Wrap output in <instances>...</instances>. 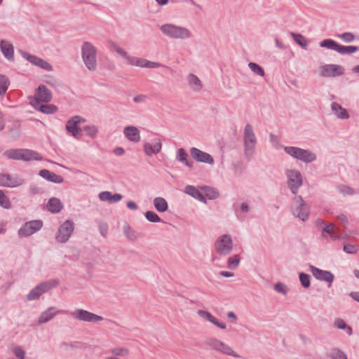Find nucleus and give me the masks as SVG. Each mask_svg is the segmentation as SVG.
<instances>
[{
    "label": "nucleus",
    "instance_id": "obj_1",
    "mask_svg": "<svg viewBox=\"0 0 359 359\" xmlns=\"http://www.w3.org/2000/svg\"><path fill=\"white\" fill-rule=\"evenodd\" d=\"M160 30L165 36L173 39L186 40L193 36V34L189 29L173 23L162 25L160 26Z\"/></svg>",
    "mask_w": 359,
    "mask_h": 359
},
{
    "label": "nucleus",
    "instance_id": "obj_2",
    "mask_svg": "<svg viewBox=\"0 0 359 359\" xmlns=\"http://www.w3.org/2000/svg\"><path fill=\"white\" fill-rule=\"evenodd\" d=\"M81 57L88 70L94 72L97 69V48L91 43H83Z\"/></svg>",
    "mask_w": 359,
    "mask_h": 359
},
{
    "label": "nucleus",
    "instance_id": "obj_3",
    "mask_svg": "<svg viewBox=\"0 0 359 359\" xmlns=\"http://www.w3.org/2000/svg\"><path fill=\"white\" fill-rule=\"evenodd\" d=\"M4 155L11 159L14 160H23V161H32L36 160L41 161L42 160V157L38 153L29 150V149H10L5 151Z\"/></svg>",
    "mask_w": 359,
    "mask_h": 359
},
{
    "label": "nucleus",
    "instance_id": "obj_4",
    "mask_svg": "<svg viewBox=\"0 0 359 359\" xmlns=\"http://www.w3.org/2000/svg\"><path fill=\"white\" fill-rule=\"evenodd\" d=\"M285 152L290 156L305 163L312 162L316 160V155L309 150L295 147H285Z\"/></svg>",
    "mask_w": 359,
    "mask_h": 359
},
{
    "label": "nucleus",
    "instance_id": "obj_5",
    "mask_svg": "<svg viewBox=\"0 0 359 359\" xmlns=\"http://www.w3.org/2000/svg\"><path fill=\"white\" fill-rule=\"evenodd\" d=\"M217 253L222 255H229L233 248V242L228 235H223L218 238L215 244Z\"/></svg>",
    "mask_w": 359,
    "mask_h": 359
},
{
    "label": "nucleus",
    "instance_id": "obj_6",
    "mask_svg": "<svg viewBox=\"0 0 359 359\" xmlns=\"http://www.w3.org/2000/svg\"><path fill=\"white\" fill-rule=\"evenodd\" d=\"M84 120L80 116H74L68 121L66 125L67 132L76 139H80L82 136V130L80 128L81 123Z\"/></svg>",
    "mask_w": 359,
    "mask_h": 359
},
{
    "label": "nucleus",
    "instance_id": "obj_7",
    "mask_svg": "<svg viewBox=\"0 0 359 359\" xmlns=\"http://www.w3.org/2000/svg\"><path fill=\"white\" fill-rule=\"evenodd\" d=\"M208 345L215 351H219L223 354L239 358V355L235 353L231 347L219 339L212 338L208 340Z\"/></svg>",
    "mask_w": 359,
    "mask_h": 359
},
{
    "label": "nucleus",
    "instance_id": "obj_8",
    "mask_svg": "<svg viewBox=\"0 0 359 359\" xmlns=\"http://www.w3.org/2000/svg\"><path fill=\"white\" fill-rule=\"evenodd\" d=\"M344 69L339 65H325L319 68V74L323 77H334L344 74Z\"/></svg>",
    "mask_w": 359,
    "mask_h": 359
},
{
    "label": "nucleus",
    "instance_id": "obj_9",
    "mask_svg": "<svg viewBox=\"0 0 359 359\" xmlns=\"http://www.w3.org/2000/svg\"><path fill=\"white\" fill-rule=\"evenodd\" d=\"M74 229V224L70 220L65 221L59 228L56 239L60 243L67 241Z\"/></svg>",
    "mask_w": 359,
    "mask_h": 359
},
{
    "label": "nucleus",
    "instance_id": "obj_10",
    "mask_svg": "<svg viewBox=\"0 0 359 359\" xmlns=\"http://www.w3.org/2000/svg\"><path fill=\"white\" fill-rule=\"evenodd\" d=\"M244 139L245 145V153L247 155H251L252 149L256 143V137L252 130V127L248 124L245 128Z\"/></svg>",
    "mask_w": 359,
    "mask_h": 359
},
{
    "label": "nucleus",
    "instance_id": "obj_11",
    "mask_svg": "<svg viewBox=\"0 0 359 359\" xmlns=\"http://www.w3.org/2000/svg\"><path fill=\"white\" fill-rule=\"evenodd\" d=\"M127 62L130 65L143 68L156 69L161 66L159 63L133 56L127 57Z\"/></svg>",
    "mask_w": 359,
    "mask_h": 359
},
{
    "label": "nucleus",
    "instance_id": "obj_12",
    "mask_svg": "<svg viewBox=\"0 0 359 359\" xmlns=\"http://www.w3.org/2000/svg\"><path fill=\"white\" fill-rule=\"evenodd\" d=\"M72 316L77 320L86 322H99L103 320L102 316L82 309L76 310L72 313Z\"/></svg>",
    "mask_w": 359,
    "mask_h": 359
},
{
    "label": "nucleus",
    "instance_id": "obj_13",
    "mask_svg": "<svg viewBox=\"0 0 359 359\" xmlns=\"http://www.w3.org/2000/svg\"><path fill=\"white\" fill-rule=\"evenodd\" d=\"M42 222L40 220L31 221L27 222L20 230V236H29L39 230L42 227Z\"/></svg>",
    "mask_w": 359,
    "mask_h": 359
},
{
    "label": "nucleus",
    "instance_id": "obj_14",
    "mask_svg": "<svg viewBox=\"0 0 359 359\" xmlns=\"http://www.w3.org/2000/svg\"><path fill=\"white\" fill-rule=\"evenodd\" d=\"M294 214H297V216L304 221L307 219L309 213V208L303 203L301 197H297L294 203Z\"/></svg>",
    "mask_w": 359,
    "mask_h": 359
},
{
    "label": "nucleus",
    "instance_id": "obj_15",
    "mask_svg": "<svg viewBox=\"0 0 359 359\" xmlns=\"http://www.w3.org/2000/svg\"><path fill=\"white\" fill-rule=\"evenodd\" d=\"M22 183L23 180L18 176L0 174V186L16 187Z\"/></svg>",
    "mask_w": 359,
    "mask_h": 359
},
{
    "label": "nucleus",
    "instance_id": "obj_16",
    "mask_svg": "<svg viewBox=\"0 0 359 359\" xmlns=\"http://www.w3.org/2000/svg\"><path fill=\"white\" fill-rule=\"evenodd\" d=\"M287 176L290 189L292 193L295 194L297 189L302 184L301 174L297 170H290Z\"/></svg>",
    "mask_w": 359,
    "mask_h": 359
},
{
    "label": "nucleus",
    "instance_id": "obj_17",
    "mask_svg": "<svg viewBox=\"0 0 359 359\" xmlns=\"http://www.w3.org/2000/svg\"><path fill=\"white\" fill-rule=\"evenodd\" d=\"M191 156L198 162L205 163L209 164L214 163L213 158L208 153L204 152L197 148L193 147L190 150Z\"/></svg>",
    "mask_w": 359,
    "mask_h": 359
},
{
    "label": "nucleus",
    "instance_id": "obj_18",
    "mask_svg": "<svg viewBox=\"0 0 359 359\" xmlns=\"http://www.w3.org/2000/svg\"><path fill=\"white\" fill-rule=\"evenodd\" d=\"M144 151L147 156L158 154L162 149V142L160 139H156L154 142H145L144 144Z\"/></svg>",
    "mask_w": 359,
    "mask_h": 359
},
{
    "label": "nucleus",
    "instance_id": "obj_19",
    "mask_svg": "<svg viewBox=\"0 0 359 359\" xmlns=\"http://www.w3.org/2000/svg\"><path fill=\"white\" fill-rule=\"evenodd\" d=\"M22 56L32 64L41 67L46 71H51L52 66L46 61L41 58L37 57L35 55H29L26 53H22Z\"/></svg>",
    "mask_w": 359,
    "mask_h": 359
},
{
    "label": "nucleus",
    "instance_id": "obj_20",
    "mask_svg": "<svg viewBox=\"0 0 359 359\" xmlns=\"http://www.w3.org/2000/svg\"><path fill=\"white\" fill-rule=\"evenodd\" d=\"M311 272L316 279L327 282L329 283V287L331 286V284L334 280V276L332 273L330 271L320 270L314 266L311 267Z\"/></svg>",
    "mask_w": 359,
    "mask_h": 359
},
{
    "label": "nucleus",
    "instance_id": "obj_21",
    "mask_svg": "<svg viewBox=\"0 0 359 359\" xmlns=\"http://www.w3.org/2000/svg\"><path fill=\"white\" fill-rule=\"evenodd\" d=\"M125 137L130 142L137 143L140 141L141 136L139 129L133 126H129L123 129Z\"/></svg>",
    "mask_w": 359,
    "mask_h": 359
},
{
    "label": "nucleus",
    "instance_id": "obj_22",
    "mask_svg": "<svg viewBox=\"0 0 359 359\" xmlns=\"http://www.w3.org/2000/svg\"><path fill=\"white\" fill-rule=\"evenodd\" d=\"M36 102H48L50 101L52 95L50 91L44 86H39L35 93Z\"/></svg>",
    "mask_w": 359,
    "mask_h": 359
},
{
    "label": "nucleus",
    "instance_id": "obj_23",
    "mask_svg": "<svg viewBox=\"0 0 359 359\" xmlns=\"http://www.w3.org/2000/svg\"><path fill=\"white\" fill-rule=\"evenodd\" d=\"M187 81L193 91L199 92L203 87L202 81L195 74H189L187 76Z\"/></svg>",
    "mask_w": 359,
    "mask_h": 359
},
{
    "label": "nucleus",
    "instance_id": "obj_24",
    "mask_svg": "<svg viewBox=\"0 0 359 359\" xmlns=\"http://www.w3.org/2000/svg\"><path fill=\"white\" fill-rule=\"evenodd\" d=\"M50 288V286L48 283H42L34 288L28 294L27 298L29 300L36 299Z\"/></svg>",
    "mask_w": 359,
    "mask_h": 359
},
{
    "label": "nucleus",
    "instance_id": "obj_25",
    "mask_svg": "<svg viewBox=\"0 0 359 359\" xmlns=\"http://www.w3.org/2000/svg\"><path fill=\"white\" fill-rule=\"evenodd\" d=\"M123 196L119 194H113L110 191H102L99 194V198L102 201H108L110 203H117L122 199Z\"/></svg>",
    "mask_w": 359,
    "mask_h": 359
},
{
    "label": "nucleus",
    "instance_id": "obj_26",
    "mask_svg": "<svg viewBox=\"0 0 359 359\" xmlns=\"http://www.w3.org/2000/svg\"><path fill=\"white\" fill-rule=\"evenodd\" d=\"M39 175L43 178L46 179L50 182H52L62 183L63 182L62 177L57 175V174H55L54 172H51L50 171L46 170V169L41 170L39 172Z\"/></svg>",
    "mask_w": 359,
    "mask_h": 359
},
{
    "label": "nucleus",
    "instance_id": "obj_27",
    "mask_svg": "<svg viewBox=\"0 0 359 359\" xmlns=\"http://www.w3.org/2000/svg\"><path fill=\"white\" fill-rule=\"evenodd\" d=\"M1 50L5 57L8 60H13L14 50L13 45L6 41H1Z\"/></svg>",
    "mask_w": 359,
    "mask_h": 359
},
{
    "label": "nucleus",
    "instance_id": "obj_28",
    "mask_svg": "<svg viewBox=\"0 0 359 359\" xmlns=\"http://www.w3.org/2000/svg\"><path fill=\"white\" fill-rule=\"evenodd\" d=\"M332 111L335 115L341 119H347L349 118V114L346 109L343 108L340 104L337 102H333L331 105Z\"/></svg>",
    "mask_w": 359,
    "mask_h": 359
},
{
    "label": "nucleus",
    "instance_id": "obj_29",
    "mask_svg": "<svg viewBox=\"0 0 359 359\" xmlns=\"http://www.w3.org/2000/svg\"><path fill=\"white\" fill-rule=\"evenodd\" d=\"M48 210L53 212H59L63 208V205L60 199L57 198H52L49 200L47 204Z\"/></svg>",
    "mask_w": 359,
    "mask_h": 359
},
{
    "label": "nucleus",
    "instance_id": "obj_30",
    "mask_svg": "<svg viewBox=\"0 0 359 359\" xmlns=\"http://www.w3.org/2000/svg\"><path fill=\"white\" fill-rule=\"evenodd\" d=\"M154 205L159 212H165L168 210V204L166 200L162 197H156L154 199Z\"/></svg>",
    "mask_w": 359,
    "mask_h": 359
},
{
    "label": "nucleus",
    "instance_id": "obj_31",
    "mask_svg": "<svg viewBox=\"0 0 359 359\" xmlns=\"http://www.w3.org/2000/svg\"><path fill=\"white\" fill-rule=\"evenodd\" d=\"M184 192L187 194L191 196L192 197H194V198H196L197 200H199V201H205V197H204L203 194L201 192H200L194 186L187 185L185 187V189H184Z\"/></svg>",
    "mask_w": 359,
    "mask_h": 359
},
{
    "label": "nucleus",
    "instance_id": "obj_32",
    "mask_svg": "<svg viewBox=\"0 0 359 359\" xmlns=\"http://www.w3.org/2000/svg\"><path fill=\"white\" fill-rule=\"evenodd\" d=\"M59 311L55 310L53 307L49 308L48 310L42 313L39 318V323H45L52 319Z\"/></svg>",
    "mask_w": 359,
    "mask_h": 359
},
{
    "label": "nucleus",
    "instance_id": "obj_33",
    "mask_svg": "<svg viewBox=\"0 0 359 359\" xmlns=\"http://www.w3.org/2000/svg\"><path fill=\"white\" fill-rule=\"evenodd\" d=\"M337 229L335 227V226L333 224H329L327 225H325V226L323 228V236L324 238H327V234H330V238L332 240L339 239V237L335 236V234L337 233Z\"/></svg>",
    "mask_w": 359,
    "mask_h": 359
},
{
    "label": "nucleus",
    "instance_id": "obj_34",
    "mask_svg": "<svg viewBox=\"0 0 359 359\" xmlns=\"http://www.w3.org/2000/svg\"><path fill=\"white\" fill-rule=\"evenodd\" d=\"M358 50V46H341L339 44V47H338L337 53L342 54V55H350L353 53H355Z\"/></svg>",
    "mask_w": 359,
    "mask_h": 359
},
{
    "label": "nucleus",
    "instance_id": "obj_35",
    "mask_svg": "<svg viewBox=\"0 0 359 359\" xmlns=\"http://www.w3.org/2000/svg\"><path fill=\"white\" fill-rule=\"evenodd\" d=\"M188 155L184 149H180L177 151V158L189 167L192 166V162L187 160Z\"/></svg>",
    "mask_w": 359,
    "mask_h": 359
},
{
    "label": "nucleus",
    "instance_id": "obj_36",
    "mask_svg": "<svg viewBox=\"0 0 359 359\" xmlns=\"http://www.w3.org/2000/svg\"><path fill=\"white\" fill-rule=\"evenodd\" d=\"M320 45L323 48H327L337 52L339 44L332 39H325L320 42Z\"/></svg>",
    "mask_w": 359,
    "mask_h": 359
},
{
    "label": "nucleus",
    "instance_id": "obj_37",
    "mask_svg": "<svg viewBox=\"0 0 359 359\" xmlns=\"http://www.w3.org/2000/svg\"><path fill=\"white\" fill-rule=\"evenodd\" d=\"M204 197L208 199H215L218 197L219 193L215 189L210 187H205L203 189Z\"/></svg>",
    "mask_w": 359,
    "mask_h": 359
},
{
    "label": "nucleus",
    "instance_id": "obj_38",
    "mask_svg": "<svg viewBox=\"0 0 359 359\" xmlns=\"http://www.w3.org/2000/svg\"><path fill=\"white\" fill-rule=\"evenodd\" d=\"M9 84L8 79L4 75H0V95H3L7 90Z\"/></svg>",
    "mask_w": 359,
    "mask_h": 359
},
{
    "label": "nucleus",
    "instance_id": "obj_39",
    "mask_svg": "<svg viewBox=\"0 0 359 359\" xmlns=\"http://www.w3.org/2000/svg\"><path fill=\"white\" fill-rule=\"evenodd\" d=\"M337 37L345 43H350L355 40V36L351 32H345L338 34Z\"/></svg>",
    "mask_w": 359,
    "mask_h": 359
},
{
    "label": "nucleus",
    "instance_id": "obj_40",
    "mask_svg": "<svg viewBox=\"0 0 359 359\" xmlns=\"http://www.w3.org/2000/svg\"><path fill=\"white\" fill-rule=\"evenodd\" d=\"M208 322H210V323L215 325L217 327L224 330L226 328V325L225 323L220 321L219 319H217L216 317H215L213 315H211L209 318Z\"/></svg>",
    "mask_w": 359,
    "mask_h": 359
},
{
    "label": "nucleus",
    "instance_id": "obj_41",
    "mask_svg": "<svg viewBox=\"0 0 359 359\" xmlns=\"http://www.w3.org/2000/svg\"><path fill=\"white\" fill-rule=\"evenodd\" d=\"M0 205L6 209L11 208V202L9 199L1 190H0Z\"/></svg>",
    "mask_w": 359,
    "mask_h": 359
},
{
    "label": "nucleus",
    "instance_id": "obj_42",
    "mask_svg": "<svg viewBox=\"0 0 359 359\" xmlns=\"http://www.w3.org/2000/svg\"><path fill=\"white\" fill-rule=\"evenodd\" d=\"M111 353L118 356H126L129 353V351L125 347H116L111 351Z\"/></svg>",
    "mask_w": 359,
    "mask_h": 359
},
{
    "label": "nucleus",
    "instance_id": "obj_43",
    "mask_svg": "<svg viewBox=\"0 0 359 359\" xmlns=\"http://www.w3.org/2000/svg\"><path fill=\"white\" fill-rule=\"evenodd\" d=\"M39 109L44 114H52L56 111L57 108L53 104H43L40 106Z\"/></svg>",
    "mask_w": 359,
    "mask_h": 359
},
{
    "label": "nucleus",
    "instance_id": "obj_44",
    "mask_svg": "<svg viewBox=\"0 0 359 359\" xmlns=\"http://www.w3.org/2000/svg\"><path fill=\"white\" fill-rule=\"evenodd\" d=\"M249 68L255 74L264 76V69L258 65L254 62H250L248 65Z\"/></svg>",
    "mask_w": 359,
    "mask_h": 359
},
{
    "label": "nucleus",
    "instance_id": "obj_45",
    "mask_svg": "<svg viewBox=\"0 0 359 359\" xmlns=\"http://www.w3.org/2000/svg\"><path fill=\"white\" fill-rule=\"evenodd\" d=\"M294 40L301 46L306 47L307 46V41L304 36L299 34H292Z\"/></svg>",
    "mask_w": 359,
    "mask_h": 359
},
{
    "label": "nucleus",
    "instance_id": "obj_46",
    "mask_svg": "<svg viewBox=\"0 0 359 359\" xmlns=\"http://www.w3.org/2000/svg\"><path fill=\"white\" fill-rule=\"evenodd\" d=\"M144 215H145L146 218L151 222H161V218L154 211H147L145 212Z\"/></svg>",
    "mask_w": 359,
    "mask_h": 359
},
{
    "label": "nucleus",
    "instance_id": "obj_47",
    "mask_svg": "<svg viewBox=\"0 0 359 359\" xmlns=\"http://www.w3.org/2000/svg\"><path fill=\"white\" fill-rule=\"evenodd\" d=\"M240 262V257L238 255L231 257L228 260V267L229 269H234L238 266Z\"/></svg>",
    "mask_w": 359,
    "mask_h": 359
},
{
    "label": "nucleus",
    "instance_id": "obj_48",
    "mask_svg": "<svg viewBox=\"0 0 359 359\" xmlns=\"http://www.w3.org/2000/svg\"><path fill=\"white\" fill-rule=\"evenodd\" d=\"M83 130L86 131V134L91 137H95L97 135V128L94 126H86Z\"/></svg>",
    "mask_w": 359,
    "mask_h": 359
},
{
    "label": "nucleus",
    "instance_id": "obj_49",
    "mask_svg": "<svg viewBox=\"0 0 359 359\" xmlns=\"http://www.w3.org/2000/svg\"><path fill=\"white\" fill-rule=\"evenodd\" d=\"M358 250V246L354 244L347 243L344 245V250L348 254L356 253Z\"/></svg>",
    "mask_w": 359,
    "mask_h": 359
},
{
    "label": "nucleus",
    "instance_id": "obj_50",
    "mask_svg": "<svg viewBox=\"0 0 359 359\" xmlns=\"http://www.w3.org/2000/svg\"><path fill=\"white\" fill-rule=\"evenodd\" d=\"M299 279L301 281L302 285L304 287H309L310 285V279L309 276L303 273H301L299 274Z\"/></svg>",
    "mask_w": 359,
    "mask_h": 359
},
{
    "label": "nucleus",
    "instance_id": "obj_51",
    "mask_svg": "<svg viewBox=\"0 0 359 359\" xmlns=\"http://www.w3.org/2000/svg\"><path fill=\"white\" fill-rule=\"evenodd\" d=\"M113 50L120 56L125 57L127 60V57H128L127 52L116 44H113L112 46Z\"/></svg>",
    "mask_w": 359,
    "mask_h": 359
},
{
    "label": "nucleus",
    "instance_id": "obj_52",
    "mask_svg": "<svg viewBox=\"0 0 359 359\" xmlns=\"http://www.w3.org/2000/svg\"><path fill=\"white\" fill-rule=\"evenodd\" d=\"M331 357L334 359H346L345 354L339 350L332 351Z\"/></svg>",
    "mask_w": 359,
    "mask_h": 359
},
{
    "label": "nucleus",
    "instance_id": "obj_53",
    "mask_svg": "<svg viewBox=\"0 0 359 359\" xmlns=\"http://www.w3.org/2000/svg\"><path fill=\"white\" fill-rule=\"evenodd\" d=\"M197 314L205 321H208L212 315L210 312L205 310H198Z\"/></svg>",
    "mask_w": 359,
    "mask_h": 359
},
{
    "label": "nucleus",
    "instance_id": "obj_54",
    "mask_svg": "<svg viewBox=\"0 0 359 359\" xmlns=\"http://www.w3.org/2000/svg\"><path fill=\"white\" fill-rule=\"evenodd\" d=\"M13 353L19 359H24L25 351L20 347H15L13 348Z\"/></svg>",
    "mask_w": 359,
    "mask_h": 359
},
{
    "label": "nucleus",
    "instance_id": "obj_55",
    "mask_svg": "<svg viewBox=\"0 0 359 359\" xmlns=\"http://www.w3.org/2000/svg\"><path fill=\"white\" fill-rule=\"evenodd\" d=\"M275 290L276 292L283 293V294H286L287 291V287L283 283L276 284L275 285Z\"/></svg>",
    "mask_w": 359,
    "mask_h": 359
},
{
    "label": "nucleus",
    "instance_id": "obj_56",
    "mask_svg": "<svg viewBox=\"0 0 359 359\" xmlns=\"http://www.w3.org/2000/svg\"><path fill=\"white\" fill-rule=\"evenodd\" d=\"M113 154L116 156H122L125 154V150L123 147H118L113 150Z\"/></svg>",
    "mask_w": 359,
    "mask_h": 359
},
{
    "label": "nucleus",
    "instance_id": "obj_57",
    "mask_svg": "<svg viewBox=\"0 0 359 359\" xmlns=\"http://www.w3.org/2000/svg\"><path fill=\"white\" fill-rule=\"evenodd\" d=\"M334 324L336 327L340 329H344L346 327V323L342 319H337Z\"/></svg>",
    "mask_w": 359,
    "mask_h": 359
},
{
    "label": "nucleus",
    "instance_id": "obj_58",
    "mask_svg": "<svg viewBox=\"0 0 359 359\" xmlns=\"http://www.w3.org/2000/svg\"><path fill=\"white\" fill-rule=\"evenodd\" d=\"M127 207L130 209V210H135L137 209V204L133 202V201H128L127 203Z\"/></svg>",
    "mask_w": 359,
    "mask_h": 359
},
{
    "label": "nucleus",
    "instance_id": "obj_59",
    "mask_svg": "<svg viewBox=\"0 0 359 359\" xmlns=\"http://www.w3.org/2000/svg\"><path fill=\"white\" fill-rule=\"evenodd\" d=\"M146 96L143 95H140L134 97V101L136 102H144L146 100Z\"/></svg>",
    "mask_w": 359,
    "mask_h": 359
},
{
    "label": "nucleus",
    "instance_id": "obj_60",
    "mask_svg": "<svg viewBox=\"0 0 359 359\" xmlns=\"http://www.w3.org/2000/svg\"><path fill=\"white\" fill-rule=\"evenodd\" d=\"M350 296L355 301L359 302V292H351Z\"/></svg>",
    "mask_w": 359,
    "mask_h": 359
},
{
    "label": "nucleus",
    "instance_id": "obj_61",
    "mask_svg": "<svg viewBox=\"0 0 359 359\" xmlns=\"http://www.w3.org/2000/svg\"><path fill=\"white\" fill-rule=\"evenodd\" d=\"M219 274H220V276H224V277L233 276V273L231 272H229V271H221Z\"/></svg>",
    "mask_w": 359,
    "mask_h": 359
},
{
    "label": "nucleus",
    "instance_id": "obj_62",
    "mask_svg": "<svg viewBox=\"0 0 359 359\" xmlns=\"http://www.w3.org/2000/svg\"><path fill=\"white\" fill-rule=\"evenodd\" d=\"M4 121L3 119L1 112L0 111V130L4 128Z\"/></svg>",
    "mask_w": 359,
    "mask_h": 359
},
{
    "label": "nucleus",
    "instance_id": "obj_63",
    "mask_svg": "<svg viewBox=\"0 0 359 359\" xmlns=\"http://www.w3.org/2000/svg\"><path fill=\"white\" fill-rule=\"evenodd\" d=\"M169 0H156V1L160 5H166Z\"/></svg>",
    "mask_w": 359,
    "mask_h": 359
},
{
    "label": "nucleus",
    "instance_id": "obj_64",
    "mask_svg": "<svg viewBox=\"0 0 359 359\" xmlns=\"http://www.w3.org/2000/svg\"><path fill=\"white\" fill-rule=\"evenodd\" d=\"M228 317L236 320V316L235 313L232 311L228 313Z\"/></svg>",
    "mask_w": 359,
    "mask_h": 359
}]
</instances>
